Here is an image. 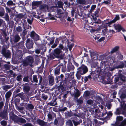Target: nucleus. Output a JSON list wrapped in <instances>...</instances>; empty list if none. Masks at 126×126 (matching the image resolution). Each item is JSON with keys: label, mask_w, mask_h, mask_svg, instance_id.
Masks as SVG:
<instances>
[{"label": "nucleus", "mask_w": 126, "mask_h": 126, "mask_svg": "<svg viewBox=\"0 0 126 126\" xmlns=\"http://www.w3.org/2000/svg\"><path fill=\"white\" fill-rule=\"evenodd\" d=\"M4 105V104L3 101L0 102V109H2Z\"/></svg>", "instance_id": "obj_56"}, {"label": "nucleus", "mask_w": 126, "mask_h": 126, "mask_svg": "<svg viewBox=\"0 0 126 126\" xmlns=\"http://www.w3.org/2000/svg\"><path fill=\"white\" fill-rule=\"evenodd\" d=\"M83 102L82 100L80 98L79 99L77 100V105H80L82 104Z\"/></svg>", "instance_id": "obj_33"}, {"label": "nucleus", "mask_w": 126, "mask_h": 126, "mask_svg": "<svg viewBox=\"0 0 126 126\" xmlns=\"http://www.w3.org/2000/svg\"><path fill=\"white\" fill-rule=\"evenodd\" d=\"M48 15L49 18L50 19L54 20L55 19L54 16H53L50 13L48 14Z\"/></svg>", "instance_id": "obj_38"}, {"label": "nucleus", "mask_w": 126, "mask_h": 126, "mask_svg": "<svg viewBox=\"0 0 126 126\" xmlns=\"http://www.w3.org/2000/svg\"><path fill=\"white\" fill-rule=\"evenodd\" d=\"M116 67H110L109 68V71H112L115 69H116Z\"/></svg>", "instance_id": "obj_57"}, {"label": "nucleus", "mask_w": 126, "mask_h": 126, "mask_svg": "<svg viewBox=\"0 0 126 126\" xmlns=\"http://www.w3.org/2000/svg\"><path fill=\"white\" fill-rule=\"evenodd\" d=\"M7 121L3 120L0 122V124L1 125L3 126H6L7 125Z\"/></svg>", "instance_id": "obj_39"}, {"label": "nucleus", "mask_w": 126, "mask_h": 126, "mask_svg": "<svg viewBox=\"0 0 126 126\" xmlns=\"http://www.w3.org/2000/svg\"><path fill=\"white\" fill-rule=\"evenodd\" d=\"M57 4L58 7L59 8L63 9V6L64 5L63 3L61 1H59L57 2Z\"/></svg>", "instance_id": "obj_26"}, {"label": "nucleus", "mask_w": 126, "mask_h": 126, "mask_svg": "<svg viewBox=\"0 0 126 126\" xmlns=\"http://www.w3.org/2000/svg\"><path fill=\"white\" fill-rule=\"evenodd\" d=\"M28 79V76H27L26 77H25L23 79V80L24 81L28 82L29 81V80Z\"/></svg>", "instance_id": "obj_49"}, {"label": "nucleus", "mask_w": 126, "mask_h": 126, "mask_svg": "<svg viewBox=\"0 0 126 126\" xmlns=\"http://www.w3.org/2000/svg\"><path fill=\"white\" fill-rule=\"evenodd\" d=\"M4 14V11H0V16H3Z\"/></svg>", "instance_id": "obj_61"}, {"label": "nucleus", "mask_w": 126, "mask_h": 126, "mask_svg": "<svg viewBox=\"0 0 126 126\" xmlns=\"http://www.w3.org/2000/svg\"><path fill=\"white\" fill-rule=\"evenodd\" d=\"M11 118L15 122L18 123L19 118L15 114L11 116Z\"/></svg>", "instance_id": "obj_12"}, {"label": "nucleus", "mask_w": 126, "mask_h": 126, "mask_svg": "<svg viewBox=\"0 0 126 126\" xmlns=\"http://www.w3.org/2000/svg\"><path fill=\"white\" fill-rule=\"evenodd\" d=\"M84 94L85 96L87 97L89 96L90 92L89 91H86L84 93Z\"/></svg>", "instance_id": "obj_42"}, {"label": "nucleus", "mask_w": 126, "mask_h": 126, "mask_svg": "<svg viewBox=\"0 0 126 126\" xmlns=\"http://www.w3.org/2000/svg\"><path fill=\"white\" fill-rule=\"evenodd\" d=\"M49 83L51 85H52L53 84L54 79L53 77L49 76Z\"/></svg>", "instance_id": "obj_16"}, {"label": "nucleus", "mask_w": 126, "mask_h": 126, "mask_svg": "<svg viewBox=\"0 0 126 126\" xmlns=\"http://www.w3.org/2000/svg\"><path fill=\"white\" fill-rule=\"evenodd\" d=\"M97 114L99 117H103L106 114V112L103 113L99 111Z\"/></svg>", "instance_id": "obj_25"}, {"label": "nucleus", "mask_w": 126, "mask_h": 126, "mask_svg": "<svg viewBox=\"0 0 126 126\" xmlns=\"http://www.w3.org/2000/svg\"><path fill=\"white\" fill-rule=\"evenodd\" d=\"M119 78L123 82H125V78L124 76L122 75L120 76Z\"/></svg>", "instance_id": "obj_44"}, {"label": "nucleus", "mask_w": 126, "mask_h": 126, "mask_svg": "<svg viewBox=\"0 0 126 126\" xmlns=\"http://www.w3.org/2000/svg\"><path fill=\"white\" fill-rule=\"evenodd\" d=\"M11 88L10 86L8 85H5L2 86V88L4 90H5L6 91H7L8 90Z\"/></svg>", "instance_id": "obj_22"}, {"label": "nucleus", "mask_w": 126, "mask_h": 126, "mask_svg": "<svg viewBox=\"0 0 126 126\" xmlns=\"http://www.w3.org/2000/svg\"><path fill=\"white\" fill-rule=\"evenodd\" d=\"M24 126H33L31 124L28 123L25 124L24 125Z\"/></svg>", "instance_id": "obj_64"}, {"label": "nucleus", "mask_w": 126, "mask_h": 126, "mask_svg": "<svg viewBox=\"0 0 126 126\" xmlns=\"http://www.w3.org/2000/svg\"><path fill=\"white\" fill-rule=\"evenodd\" d=\"M53 54L56 58L61 59H63L64 53L62 52V50L58 48L54 50Z\"/></svg>", "instance_id": "obj_2"}, {"label": "nucleus", "mask_w": 126, "mask_h": 126, "mask_svg": "<svg viewBox=\"0 0 126 126\" xmlns=\"http://www.w3.org/2000/svg\"><path fill=\"white\" fill-rule=\"evenodd\" d=\"M16 17L19 19H21L23 18V16L21 14H20L16 16Z\"/></svg>", "instance_id": "obj_43"}, {"label": "nucleus", "mask_w": 126, "mask_h": 126, "mask_svg": "<svg viewBox=\"0 0 126 126\" xmlns=\"http://www.w3.org/2000/svg\"><path fill=\"white\" fill-rule=\"evenodd\" d=\"M74 68V66L72 65H68L67 67V71L69 72L71 70H73Z\"/></svg>", "instance_id": "obj_18"}, {"label": "nucleus", "mask_w": 126, "mask_h": 126, "mask_svg": "<svg viewBox=\"0 0 126 126\" xmlns=\"http://www.w3.org/2000/svg\"><path fill=\"white\" fill-rule=\"evenodd\" d=\"M78 73L81 75H83L86 73L88 71L87 67L84 65H82L78 69Z\"/></svg>", "instance_id": "obj_3"}, {"label": "nucleus", "mask_w": 126, "mask_h": 126, "mask_svg": "<svg viewBox=\"0 0 126 126\" xmlns=\"http://www.w3.org/2000/svg\"><path fill=\"white\" fill-rule=\"evenodd\" d=\"M49 119H51L52 118V115L50 113H48L47 115Z\"/></svg>", "instance_id": "obj_63"}, {"label": "nucleus", "mask_w": 126, "mask_h": 126, "mask_svg": "<svg viewBox=\"0 0 126 126\" xmlns=\"http://www.w3.org/2000/svg\"><path fill=\"white\" fill-rule=\"evenodd\" d=\"M26 45L27 48L30 49L32 47L33 42L32 40L28 38L26 40Z\"/></svg>", "instance_id": "obj_7"}, {"label": "nucleus", "mask_w": 126, "mask_h": 126, "mask_svg": "<svg viewBox=\"0 0 126 126\" xmlns=\"http://www.w3.org/2000/svg\"><path fill=\"white\" fill-rule=\"evenodd\" d=\"M19 96L20 97L21 99L23 100L24 101H27L29 100V98L28 97L23 94V93H20L17 94L16 95V97Z\"/></svg>", "instance_id": "obj_6"}, {"label": "nucleus", "mask_w": 126, "mask_h": 126, "mask_svg": "<svg viewBox=\"0 0 126 126\" xmlns=\"http://www.w3.org/2000/svg\"><path fill=\"white\" fill-rule=\"evenodd\" d=\"M87 103L89 105H92L93 104V101L92 100H88L87 101Z\"/></svg>", "instance_id": "obj_36"}, {"label": "nucleus", "mask_w": 126, "mask_h": 126, "mask_svg": "<svg viewBox=\"0 0 126 126\" xmlns=\"http://www.w3.org/2000/svg\"><path fill=\"white\" fill-rule=\"evenodd\" d=\"M119 48V47L118 46H116L114 47L111 51V53H113L118 50Z\"/></svg>", "instance_id": "obj_27"}, {"label": "nucleus", "mask_w": 126, "mask_h": 126, "mask_svg": "<svg viewBox=\"0 0 126 126\" xmlns=\"http://www.w3.org/2000/svg\"><path fill=\"white\" fill-rule=\"evenodd\" d=\"M115 29L119 32L122 29V27L120 25H117L115 27Z\"/></svg>", "instance_id": "obj_29"}, {"label": "nucleus", "mask_w": 126, "mask_h": 126, "mask_svg": "<svg viewBox=\"0 0 126 126\" xmlns=\"http://www.w3.org/2000/svg\"><path fill=\"white\" fill-rule=\"evenodd\" d=\"M47 8V6L46 5H41L40 6V8L41 9H45L46 8Z\"/></svg>", "instance_id": "obj_45"}, {"label": "nucleus", "mask_w": 126, "mask_h": 126, "mask_svg": "<svg viewBox=\"0 0 126 126\" xmlns=\"http://www.w3.org/2000/svg\"><path fill=\"white\" fill-rule=\"evenodd\" d=\"M126 97V95L125 94H123L121 95V99H123L125 98Z\"/></svg>", "instance_id": "obj_58"}, {"label": "nucleus", "mask_w": 126, "mask_h": 126, "mask_svg": "<svg viewBox=\"0 0 126 126\" xmlns=\"http://www.w3.org/2000/svg\"><path fill=\"white\" fill-rule=\"evenodd\" d=\"M47 40L49 42L50 44L52 45L54 43V38L52 37L51 38H48L47 39Z\"/></svg>", "instance_id": "obj_19"}, {"label": "nucleus", "mask_w": 126, "mask_h": 126, "mask_svg": "<svg viewBox=\"0 0 126 126\" xmlns=\"http://www.w3.org/2000/svg\"><path fill=\"white\" fill-rule=\"evenodd\" d=\"M27 107L28 108L30 109H33L34 107L31 104H28L27 105Z\"/></svg>", "instance_id": "obj_48"}, {"label": "nucleus", "mask_w": 126, "mask_h": 126, "mask_svg": "<svg viewBox=\"0 0 126 126\" xmlns=\"http://www.w3.org/2000/svg\"><path fill=\"white\" fill-rule=\"evenodd\" d=\"M35 52L36 53L39 54L40 52V50L39 49H36L35 50Z\"/></svg>", "instance_id": "obj_59"}, {"label": "nucleus", "mask_w": 126, "mask_h": 126, "mask_svg": "<svg viewBox=\"0 0 126 126\" xmlns=\"http://www.w3.org/2000/svg\"><path fill=\"white\" fill-rule=\"evenodd\" d=\"M16 32H20L22 31V29L21 27L18 26L16 28Z\"/></svg>", "instance_id": "obj_32"}, {"label": "nucleus", "mask_w": 126, "mask_h": 126, "mask_svg": "<svg viewBox=\"0 0 126 126\" xmlns=\"http://www.w3.org/2000/svg\"><path fill=\"white\" fill-rule=\"evenodd\" d=\"M80 75V74L78 73L77 72V73L76 74V76L78 79H80L81 78Z\"/></svg>", "instance_id": "obj_53"}, {"label": "nucleus", "mask_w": 126, "mask_h": 126, "mask_svg": "<svg viewBox=\"0 0 126 126\" xmlns=\"http://www.w3.org/2000/svg\"><path fill=\"white\" fill-rule=\"evenodd\" d=\"M33 80H31V81L32 82H35L37 83L38 82V80L37 79V78L36 75H34L33 76Z\"/></svg>", "instance_id": "obj_20"}, {"label": "nucleus", "mask_w": 126, "mask_h": 126, "mask_svg": "<svg viewBox=\"0 0 126 126\" xmlns=\"http://www.w3.org/2000/svg\"><path fill=\"white\" fill-rule=\"evenodd\" d=\"M42 98L44 100H46L47 98V96L44 94H43L42 96Z\"/></svg>", "instance_id": "obj_52"}, {"label": "nucleus", "mask_w": 126, "mask_h": 126, "mask_svg": "<svg viewBox=\"0 0 126 126\" xmlns=\"http://www.w3.org/2000/svg\"><path fill=\"white\" fill-rule=\"evenodd\" d=\"M61 66L59 65L55 69V74H57L59 73L60 72V68Z\"/></svg>", "instance_id": "obj_14"}, {"label": "nucleus", "mask_w": 126, "mask_h": 126, "mask_svg": "<svg viewBox=\"0 0 126 126\" xmlns=\"http://www.w3.org/2000/svg\"><path fill=\"white\" fill-rule=\"evenodd\" d=\"M63 75L61 74L60 76H58V78H59V80H61L63 79Z\"/></svg>", "instance_id": "obj_55"}, {"label": "nucleus", "mask_w": 126, "mask_h": 126, "mask_svg": "<svg viewBox=\"0 0 126 126\" xmlns=\"http://www.w3.org/2000/svg\"><path fill=\"white\" fill-rule=\"evenodd\" d=\"M38 123L40 125H42L44 124L45 122L41 120H38L37 121Z\"/></svg>", "instance_id": "obj_31"}, {"label": "nucleus", "mask_w": 126, "mask_h": 126, "mask_svg": "<svg viewBox=\"0 0 126 126\" xmlns=\"http://www.w3.org/2000/svg\"><path fill=\"white\" fill-rule=\"evenodd\" d=\"M30 35L31 37L34 40L37 41L39 39V35L33 31L30 32Z\"/></svg>", "instance_id": "obj_5"}, {"label": "nucleus", "mask_w": 126, "mask_h": 126, "mask_svg": "<svg viewBox=\"0 0 126 126\" xmlns=\"http://www.w3.org/2000/svg\"><path fill=\"white\" fill-rule=\"evenodd\" d=\"M126 126V119H125L123 122L120 124L118 125H115V126Z\"/></svg>", "instance_id": "obj_28"}, {"label": "nucleus", "mask_w": 126, "mask_h": 126, "mask_svg": "<svg viewBox=\"0 0 126 126\" xmlns=\"http://www.w3.org/2000/svg\"><path fill=\"white\" fill-rule=\"evenodd\" d=\"M4 67L6 70H9L10 69V66L9 65L5 64L4 65Z\"/></svg>", "instance_id": "obj_46"}, {"label": "nucleus", "mask_w": 126, "mask_h": 126, "mask_svg": "<svg viewBox=\"0 0 126 126\" xmlns=\"http://www.w3.org/2000/svg\"><path fill=\"white\" fill-rule=\"evenodd\" d=\"M104 1L103 3L106 4H109L110 3V0H104Z\"/></svg>", "instance_id": "obj_47"}, {"label": "nucleus", "mask_w": 126, "mask_h": 126, "mask_svg": "<svg viewBox=\"0 0 126 126\" xmlns=\"http://www.w3.org/2000/svg\"><path fill=\"white\" fill-rule=\"evenodd\" d=\"M77 3L81 4H84L86 3L85 0H77Z\"/></svg>", "instance_id": "obj_23"}, {"label": "nucleus", "mask_w": 126, "mask_h": 126, "mask_svg": "<svg viewBox=\"0 0 126 126\" xmlns=\"http://www.w3.org/2000/svg\"><path fill=\"white\" fill-rule=\"evenodd\" d=\"M80 95L79 91L77 90L76 91V92L75 94V96L76 97H79Z\"/></svg>", "instance_id": "obj_40"}, {"label": "nucleus", "mask_w": 126, "mask_h": 126, "mask_svg": "<svg viewBox=\"0 0 126 126\" xmlns=\"http://www.w3.org/2000/svg\"><path fill=\"white\" fill-rule=\"evenodd\" d=\"M120 113V112L118 109H117L116 111L115 112V113L116 115L119 114Z\"/></svg>", "instance_id": "obj_60"}, {"label": "nucleus", "mask_w": 126, "mask_h": 126, "mask_svg": "<svg viewBox=\"0 0 126 126\" xmlns=\"http://www.w3.org/2000/svg\"><path fill=\"white\" fill-rule=\"evenodd\" d=\"M13 4L14 5L15 4L13 3V1L12 0H9L7 3V5L9 6H12Z\"/></svg>", "instance_id": "obj_34"}, {"label": "nucleus", "mask_w": 126, "mask_h": 126, "mask_svg": "<svg viewBox=\"0 0 126 126\" xmlns=\"http://www.w3.org/2000/svg\"><path fill=\"white\" fill-rule=\"evenodd\" d=\"M12 94V93L9 91L7 92L5 94L6 99L9 98L10 97Z\"/></svg>", "instance_id": "obj_24"}, {"label": "nucleus", "mask_w": 126, "mask_h": 126, "mask_svg": "<svg viewBox=\"0 0 126 126\" xmlns=\"http://www.w3.org/2000/svg\"><path fill=\"white\" fill-rule=\"evenodd\" d=\"M123 117L121 116H117L116 118V121L115 124H111V125L112 126H115V125H118L119 124H120L121 123V122L123 119Z\"/></svg>", "instance_id": "obj_8"}, {"label": "nucleus", "mask_w": 126, "mask_h": 126, "mask_svg": "<svg viewBox=\"0 0 126 126\" xmlns=\"http://www.w3.org/2000/svg\"><path fill=\"white\" fill-rule=\"evenodd\" d=\"M96 7V5H92L91 7V9L90 11V13H91L94 10Z\"/></svg>", "instance_id": "obj_35"}, {"label": "nucleus", "mask_w": 126, "mask_h": 126, "mask_svg": "<svg viewBox=\"0 0 126 126\" xmlns=\"http://www.w3.org/2000/svg\"><path fill=\"white\" fill-rule=\"evenodd\" d=\"M124 67H126V65H125L124 63L123 62L121 63L120 64L116 66L117 69L121 68Z\"/></svg>", "instance_id": "obj_17"}, {"label": "nucleus", "mask_w": 126, "mask_h": 126, "mask_svg": "<svg viewBox=\"0 0 126 126\" xmlns=\"http://www.w3.org/2000/svg\"><path fill=\"white\" fill-rule=\"evenodd\" d=\"M67 124L69 125L70 126H72L73 124L71 121L70 120L68 121L67 123Z\"/></svg>", "instance_id": "obj_54"}, {"label": "nucleus", "mask_w": 126, "mask_h": 126, "mask_svg": "<svg viewBox=\"0 0 126 126\" xmlns=\"http://www.w3.org/2000/svg\"><path fill=\"white\" fill-rule=\"evenodd\" d=\"M30 89V87L29 86H24V89L25 91V93L28 95H29L30 94L29 93V92Z\"/></svg>", "instance_id": "obj_13"}, {"label": "nucleus", "mask_w": 126, "mask_h": 126, "mask_svg": "<svg viewBox=\"0 0 126 126\" xmlns=\"http://www.w3.org/2000/svg\"><path fill=\"white\" fill-rule=\"evenodd\" d=\"M34 62L33 58L31 56H28L27 57L25 60H24L22 64L24 66H27L28 65L32 67V64Z\"/></svg>", "instance_id": "obj_1"}, {"label": "nucleus", "mask_w": 126, "mask_h": 126, "mask_svg": "<svg viewBox=\"0 0 126 126\" xmlns=\"http://www.w3.org/2000/svg\"><path fill=\"white\" fill-rule=\"evenodd\" d=\"M3 18L5 19V20L7 21H9V16L7 14H6L5 16L3 17Z\"/></svg>", "instance_id": "obj_37"}, {"label": "nucleus", "mask_w": 126, "mask_h": 126, "mask_svg": "<svg viewBox=\"0 0 126 126\" xmlns=\"http://www.w3.org/2000/svg\"><path fill=\"white\" fill-rule=\"evenodd\" d=\"M2 54L5 57L9 58L11 56V53L9 50H6L5 48H3L2 49Z\"/></svg>", "instance_id": "obj_4"}, {"label": "nucleus", "mask_w": 126, "mask_h": 126, "mask_svg": "<svg viewBox=\"0 0 126 126\" xmlns=\"http://www.w3.org/2000/svg\"><path fill=\"white\" fill-rule=\"evenodd\" d=\"M120 19V17L119 15H116L115 18L112 20L108 22V23H106L107 25H110L112 23L115 22L117 20H119Z\"/></svg>", "instance_id": "obj_11"}, {"label": "nucleus", "mask_w": 126, "mask_h": 126, "mask_svg": "<svg viewBox=\"0 0 126 126\" xmlns=\"http://www.w3.org/2000/svg\"><path fill=\"white\" fill-rule=\"evenodd\" d=\"M58 43H56V44H54L53 45H52V46H51V47L52 48H55L57 46Z\"/></svg>", "instance_id": "obj_62"}, {"label": "nucleus", "mask_w": 126, "mask_h": 126, "mask_svg": "<svg viewBox=\"0 0 126 126\" xmlns=\"http://www.w3.org/2000/svg\"><path fill=\"white\" fill-rule=\"evenodd\" d=\"M99 35L96 36L95 35H94L93 36L92 38L94 40H98L99 39Z\"/></svg>", "instance_id": "obj_41"}, {"label": "nucleus", "mask_w": 126, "mask_h": 126, "mask_svg": "<svg viewBox=\"0 0 126 126\" xmlns=\"http://www.w3.org/2000/svg\"><path fill=\"white\" fill-rule=\"evenodd\" d=\"M89 52L90 53V55L92 59L95 60L98 59L97 54L96 52L92 51L91 50H90Z\"/></svg>", "instance_id": "obj_9"}, {"label": "nucleus", "mask_w": 126, "mask_h": 126, "mask_svg": "<svg viewBox=\"0 0 126 126\" xmlns=\"http://www.w3.org/2000/svg\"><path fill=\"white\" fill-rule=\"evenodd\" d=\"M14 41L15 42H18L20 39V37L17 34H16L14 36Z\"/></svg>", "instance_id": "obj_15"}, {"label": "nucleus", "mask_w": 126, "mask_h": 126, "mask_svg": "<svg viewBox=\"0 0 126 126\" xmlns=\"http://www.w3.org/2000/svg\"><path fill=\"white\" fill-rule=\"evenodd\" d=\"M63 13L61 9H58L57 10V14L58 15H60L63 14Z\"/></svg>", "instance_id": "obj_50"}, {"label": "nucleus", "mask_w": 126, "mask_h": 126, "mask_svg": "<svg viewBox=\"0 0 126 126\" xmlns=\"http://www.w3.org/2000/svg\"><path fill=\"white\" fill-rule=\"evenodd\" d=\"M26 120L22 118H19L18 122H20L22 123H26Z\"/></svg>", "instance_id": "obj_30"}, {"label": "nucleus", "mask_w": 126, "mask_h": 126, "mask_svg": "<svg viewBox=\"0 0 126 126\" xmlns=\"http://www.w3.org/2000/svg\"><path fill=\"white\" fill-rule=\"evenodd\" d=\"M40 4V2L39 1L33 2L32 3V7L38 6Z\"/></svg>", "instance_id": "obj_21"}, {"label": "nucleus", "mask_w": 126, "mask_h": 126, "mask_svg": "<svg viewBox=\"0 0 126 126\" xmlns=\"http://www.w3.org/2000/svg\"><path fill=\"white\" fill-rule=\"evenodd\" d=\"M22 76L21 75H19L16 77L17 80L19 81L21 79Z\"/></svg>", "instance_id": "obj_51"}, {"label": "nucleus", "mask_w": 126, "mask_h": 126, "mask_svg": "<svg viewBox=\"0 0 126 126\" xmlns=\"http://www.w3.org/2000/svg\"><path fill=\"white\" fill-rule=\"evenodd\" d=\"M0 117L2 119H4L6 120L8 119V112L6 110H4L3 112L0 113Z\"/></svg>", "instance_id": "obj_10"}]
</instances>
